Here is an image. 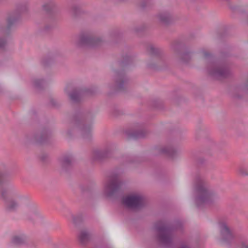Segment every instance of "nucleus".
I'll return each instance as SVG.
<instances>
[{"instance_id": "obj_6", "label": "nucleus", "mask_w": 248, "mask_h": 248, "mask_svg": "<svg viewBox=\"0 0 248 248\" xmlns=\"http://www.w3.org/2000/svg\"><path fill=\"white\" fill-rule=\"evenodd\" d=\"M21 16L17 10L14 9L7 11L5 14V25L0 26V48H3L7 41L6 36L11 32L12 28L19 21Z\"/></svg>"}, {"instance_id": "obj_12", "label": "nucleus", "mask_w": 248, "mask_h": 248, "mask_svg": "<svg viewBox=\"0 0 248 248\" xmlns=\"http://www.w3.org/2000/svg\"><path fill=\"white\" fill-rule=\"evenodd\" d=\"M123 203L128 208L139 209L144 205L145 199L141 195L133 194L124 198L123 199Z\"/></svg>"}, {"instance_id": "obj_13", "label": "nucleus", "mask_w": 248, "mask_h": 248, "mask_svg": "<svg viewBox=\"0 0 248 248\" xmlns=\"http://www.w3.org/2000/svg\"><path fill=\"white\" fill-rule=\"evenodd\" d=\"M114 72L115 84L113 88L115 91L124 90L128 83V79L125 74L124 70H114Z\"/></svg>"}, {"instance_id": "obj_11", "label": "nucleus", "mask_w": 248, "mask_h": 248, "mask_svg": "<svg viewBox=\"0 0 248 248\" xmlns=\"http://www.w3.org/2000/svg\"><path fill=\"white\" fill-rule=\"evenodd\" d=\"M171 49L182 62H187L191 59V52L186 50L181 42L174 41L171 44Z\"/></svg>"}, {"instance_id": "obj_29", "label": "nucleus", "mask_w": 248, "mask_h": 248, "mask_svg": "<svg viewBox=\"0 0 248 248\" xmlns=\"http://www.w3.org/2000/svg\"><path fill=\"white\" fill-rule=\"evenodd\" d=\"M239 172L242 176H248V169L245 166L240 167Z\"/></svg>"}, {"instance_id": "obj_7", "label": "nucleus", "mask_w": 248, "mask_h": 248, "mask_svg": "<svg viewBox=\"0 0 248 248\" xmlns=\"http://www.w3.org/2000/svg\"><path fill=\"white\" fill-rule=\"evenodd\" d=\"M103 42L101 37L96 36L92 32L85 31L79 35L76 45L78 47H95L100 45Z\"/></svg>"}, {"instance_id": "obj_19", "label": "nucleus", "mask_w": 248, "mask_h": 248, "mask_svg": "<svg viewBox=\"0 0 248 248\" xmlns=\"http://www.w3.org/2000/svg\"><path fill=\"white\" fill-rule=\"evenodd\" d=\"M147 134L148 132L144 127L143 124H137L135 129L127 132L128 137L133 139L144 138Z\"/></svg>"}, {"instance_id": "obj_36", "label": "nucleus", "mask_w": 248, "mask_h": 248, "mask_svg": "<svg viewBox=\"0 0 248 248\" xmlns=\"http://www.w3.org/2000/svg\"><path fill=\"white\" fill-rule=\"evenodd\" d=\"M51 28V26H46L45 27V30L47 31L49 29H50Z\"/></svg>"}, {"instance_id": "obj_18", "label": "nucleus", "mask_w": 248, "mask_h": 248, "mask_svg": "<svg viewBox=\"0 0 248 248\" xmlns=\"http://www.w3.org/2000/svg\"><path fill=\"white\" fill-rule=\"evenodd\" d=\"M156 149L159 154L165 155L171 158H175L181 153L179 148H174L171 145L158 148Z\"/></svg>"}, {"instance_id": "obj_41", "label": "nucleus", "mask_w": 248, "mask_h": 248, "mask_svg": "<svg viewBox=\"0 0 248 248\" xmlns=\"http://www.w3.org/2000/svg\"><path fill=\"white\" fill-rule=\"evenodd\" d=\"M43 64H44V65H46V64H47V62H46L45 60H44V61H43Z\"/></svg>"}, {"instance_id": "obj_32", "label": "nucleus", "mask_w": 248, "mask_h": 248, "mask_svg": "<svg viewBox=\"0 0 248 248\" xmlns=\"http://www.w3.org/2000/svg\"><path fill=\"white\" fill-rule=\"evenodd\" d=\"M54 248H67L64 244L62 243L55 244L54 246Z\"/></svg>"}, {"instance_id": "obj_8", "label": "nucleus", "mask_w": 248, "mask_h": 248, "mask_svg": "<svg viewBox=\"0 0 248 248\" xmlns=\"http://www.w3.org/2000/svg\"><path fill=\"white\" fill-rule=\"evenodd\" d=\"M64 91L70 100L74 103H79L85 95H93L95 93V91L92 89L73 88L70 85L66 86Z\"/></svg>"}, {"instance_id": "obj_31", "label": "nucleus", "mask_w": 248, "mask_h": 248, "mask_svg": "<svg viewBox=\"0 0 248 248\" xmlns=\"http://www.w3.org/2000/svg\"><path fill=\"white\" fill-rule=\"evenodd\" d=\"M131 62V58L129 56H128L126 58V59L120 62V65L122 67H125L126 65H127Z\"/></svg>"}, {"instance_id": "obj_10", "label": "nucleus", "mask_w": 248, "mask_h": 248, "mask_svg": "<svg viewBox=\"0 0 248 248\" xmlns=\"http://www.w3.org/2000/svg\"><path fill=\"white\" fill-rule=\"evenodd\" d=\"M52 131L50 128H44L41 132L34 136L26 135L22 140V143L27 144L31 142H36L39 143L46 142L50 138Z\"/></svg>"}, {"instance_id": "obj_40", "label": "nucleus", "mask_w": 248, "mask_h": 248, "mask_svg": "<svg viewBox=\"0 0 248 248\" xmlns=\"http://www.w3.org/2000/svg\"><path fill=\"white\" fill-rule=\"evenodd\" d=\"M115 33H116V31H114V32L111 33V35L112 36H114V35H115Z\"/></svg>"}, {"instance_id": "obj_16", "label": "nucleus", "mask_w": 248, "mask_h": 248, "mask_svg": "<svg viewBox=\"0 0 248 248\" xmlns=\"http://www.w3.org/2000/svg\"><path fill=\"white\" fill-rule=\"evenodd\" d=\"M149 48L151 54L157 57L155 60V63L148 64V67L153 69H159L164 67L166 65V63L164 59L160 57L161 50L152 46H150Z\"/></svg>"}, {"instance_id": "obj_17", "label": "nucleus", "mask_w": 248, "mask_h": 248, "mask_svg": "<svg viewBox=\"0 0 248 248\" xmlns=\"http://www.w3.org/2000/svg\"><path fill=\"white\" fill-rule=\"evenodd\" d=\"M24 215L27 219L34 221L40 217V213L37 207L33 204L26 206Z\"/></svg>"}, {"instance_id": "obj_4", "label": "nucleus", "mask_w": 248, "mask_h": 248, "mask_svg": "<svg viewBox=\"0 0 248 248\" xmlns=\"http://www.w3.org/2000/svg\"><path fill=\"white\" fill-rule=\"evenodd\" d=\"M206 63V70L213 78L221 79L230 77L232 72L226 63L216 60L208 51L203 49L201 52Z\"/></svg>"}, {"instance_id": "obj_34", "label": "nucleus", "mask_w": 248, "mask_h": 248, "mask_svg": "<svg viewBox=\"0 0 248 248\" xmlns=\"http://www.w3.org/2000/svg\"><path fill=\"white\" fill-rule=\"evenodd\" d=\"M242 248H248V242L247 241L242 243Z\"/></svg>"}, {"instance_id": "obj_21", "label": "nucleus", "mask_w": 248, "mask_h": 248, "mask_svg": "<svg viewBox=\"0 0 248 248\" xmlns=\"http://www.w3.org/2000/svg\"><path fill=\"white\" fill-rule=\"evenodd\" d=\"M91 237V233L86 229L81 230L78 236V240L82 245L86 244L90 241Z\"/></svg>"}, {"instance_id": "obj_24", "label": "nucleus", "mask_w": 248, "mask_h": 248, "mask_svg": "<svg viewBox=\"0 0 248 248\" xmlns=\"http://www.w3.org/2000/svg\"><path fill=\"white\" fill-rule=\"evenodd\" d=\"M68 12L73 17H76L81 13L80 7L76 4H73L69 8Z\"/></svg>"}, {"instance_id": "obj_9", "label": "nucleus", "mask_w": 248, "mask_h": 248, "mask_svg": "<svg viewBox=\"0 0 248 248\" xmlns=\"http://www.w3.org/2000/svg\"><path fill=\"white\" fill-rule=\"evenodd\" d=\"M122 183L117 174H112L104 184V192L108 197L115 196L119 190Z\"/></svg>"}, {"instance_id": "obj_14", "label": "nucleus", "mask_w": 248, "mask_h": 248, "mask_svg": "<svg viewBox=\"0 0 248 248\" xmlns=\"http://www.w3.org/2000/svg\"><path fill=\"white\" fill-rule=\"evenodd\" d=\"M220 239L224 244L229 245L234 240L235 235L232 231L225 223L219 224Z\"/></svg>"}, {"instance_id": "obj_42", "label": "nucleus", "mask_w": 248, "mask_h": 248, "mask_svg": "<svg viewBox=\"0 0 248 248\" xmlns=\"http://www.w3.org/2000/svg\"><path fill=\"white\" fill-rule=\"evenodd\" d=\"M2 92V89L1 88V87L0 86V93H1Z\"/></svg>"}, {"instance_id": "obj_26", "label": "nucleus", "mask_w": 248, "mask_h": 248, "mask_svg": "<svg viewBox=\"0 0 248 248\" xmlns=\"http://www.w3.org/2000/svg\"><path fill=\"white\" fill-rule=\"evenodd\" d=\"M56 4L52 0H48L45 2L42 6L43 10L47 13H49L55 7Z\"/></svg>"}, {"instance_id": "obj_3", "label": "nucleus", "mask_w": 248, "mask_h": 248, "mask_svg": "<svg viewBox=\"0 0 248 248\" xmlns=\"http://www.w3.org/2000/svg\"><path fill=\"white\" fill-rule=\"evenodd\" d=\"M5 168L4 164L0 165V198L4 202L6 211L15 212L19 206V202L15 198V197L17 196V194L12 185L6 184L5 178L6 174L1 171L2 169Z\"/></svg>"}, {"instance_id": "obj_33", "label": "nucleus", "mask_w": 248, "mask_h": 248, "mask_svg": "<svg viewBox=\"0 0 248 248\" xmlns=\"http://www.w3.org/2000/svg\"><path fill=\"white\" fill-rule=\"evenodd\" d=\"M137 161V159L135 158V157H128V159L127 160V163H131Z\"/></svg>"}, {"instance_id": "obj_28", "label": "nucleus", "mask_w": 248, "mask_h": 248, "mask_svg": "<svg viewBox=\"0 0 248 248\" xmlns=\"http://www.w3.org/2000/svg\"><path fill=\"white\" fill-rule=\"evenodd\" d=\"M145 29V26L144 25H140L136 26L133 29V31L137 34H140Z\"/></svg>"}, {"instance_id": "obj_37", "label": "nucleus", "mask_w": 248, "mask_h": 248, "mask_svg": "<svg viewBox=\"0 0 248 248\" xmlns=\"http://www.w3.org/2000/svg\"><path fill=\"white\" fill-rule=\"evenodd\" d=\"M80 189L82 192H84L85 191L84 189V186H80Z\"/></svg>"}, {"instance_id": "obj_23", "label": "nucleus", "mask_w": 248, "mask_h": 248, "mask_svg": "<svg viewBox=\"0 0 248 248\" xmlns=\"http://www.w3.org/2000/svg\"><path fill=\"white\" fill-rule=\"evenodd\" d=\"M29 4L28 1H24L19 3L16 5V8L15 10H17L21 16V14L25 13L29 11Z\"/></svg>"}, {"instance_id": "obj_1", "label": "nucleus", "mask_w": 248, "mask_h": 248, "mask_svg": "<svg viewBox=\"0 0 248 248\" xmlns=\"http://www.w3.org/2000/svg\"><path fill=\"white\" fill-rule=\"evenodd\" d=\"M94 114L91 112L82 114L78 112L73 117L70 127L65 132V136L71 138L73 133L78 131L82 138L90 140L92 137V122Z\"/></svg>"}, {"instance_id": "obj_43", "label": "nucleus", "mask_w": 248, "mask_h": 248, "mask_svg": "<svg viewBox=\"0 0 248 248\" xmlns=\"http://www.w3.org/2000/svg\"><path fill=\"white\" fill-rule=\"evenodd\" d=\"M247 23L248 24V15H247Z\"/></svg>"}, {"instance_id": "obj_30", "label": "nucleus", "mask_w": 248, "mask_h": 248, "mask_svg": "<svg viewBox=\"0 0 248 248\" xmlns=\"http://www.w3.org/2000/svg\"><path fill=\"white\" fill-rule=\"evenodd\" d=\"M151 0H140V6L143 8H146L150 5Z\"/></svg>"}, {"instance_id": "obj_39", "label": "nucleus", "mask_w": 248, "mask_h": 248, "mask_svg": "<svg viewBox=\"0 0 248 248\" xmlns=\"http://www.w3.org/2000/svg\"><path fill=\"white\" fill-rule=\"evenodd\" d=\"M203 162H204V161H203V160H201V161L199 160V161H198V163H199V164H202Z\"/></svg>"}, {"instance_id": "obj_20", "label": "nucleus", "mask_w": 248, "mask_h": 248, "mask_svg": "<svg viewBox=\"0 0 248 248\" xmlns=\"http://www.w3.org/2000/svg\"><path fill=\"white\" fill-rule=\"evenodd\" d=\"M111 153L109 147H107L103 150H94L93 153L92 157L94 160H101L108 157Z\"/></svg>"}, {"instance_id": "obj_27", "label": "nucleus", "mask_w": 248, "mask_h": 248, "mask_svg": "<svg viewBox=\"0 0 248 248\" xmlns=\"http://www.w3.org/2000/svg\"><path fill=\"white\" fill-rule=\"evenodd\" d=\"M32 82L34 86L38 89H42L46 83L44 79L37 78H34Z\"/></svg>"}, {"instance_id": "obj_35", "label": "nucleus", "mask_w": 248, "mask_h": 248, "mask_svg": "<svg viewBox=\"0 0 248 248\" xmlns=\"http://www.w3.org/2000/svg\"><path fill=\"white\" fill-rule=\"evenodd\" d=\"M51 103L52 104V105L54 106H58V103L57 102V101L54 99H52L51 100Z\"/></svg>"}, {"instance_id": "obj_22", "label": "nucleus", "mask_w": 248, "mask_h": 248, "mask_svg": "<svg viewBox=\"0 0 248 248\" xmlns=\"http://www.w3.org/2000/svg\"><path fill=\"white\" fill-rule=\"evenodd\" d=\"M159 21L163 24L167 25L172 20L171 15L167 11L162 12L157 15Z\"/></svg>"}, {"instance_id": "obj_5", "label": "nucleus", "mask_w": 248, "mask_h": 248, "mask_svg": "<svg viewBox=\"0 0 248 248\" xmlns=\"http://www.w3.org/2000/svg\"><path fill=\"white\" fill-rule=\"evenodd\" d=\"M182 224L179 221L176 222L174 225H170L165 220H159L155 225L157 232V238L159 242L165 246H170L173 241V231L180 229Z\"/></svg>"}, {"instance_id": "obj_25", "label": "nucleus", "mask_w": 248, "mask_h": 248, "mask_svg": "<svg viewBox=\"0 0 248 248\" xmlns=\"http://www.w3.org/2000/svg\"><path fill=\"white\" fill-rule=\"evenodd\" d=\"M27 241V237L24 235L15 236L12 239V242L15 245H22Z\"/></svg>"}, {"instance_id": "obj_38", "label": "nucleus", "mask_w": 248, "mask_h": 248, "mask_svg": "<svg viewBox=\"0 0 248 248\" xmlns=\"http://www.w3.org/2000/svg\"><path fill=\"white\" fill-rule=\"evenodd\" d=\"M180 248H190L186 246L183 245V246H182Z\"/></svg>"}, {"instance_id": "obj_2", "label": "nucleus", "mask_w": 248, "mask_h": 248, "mask_svg": "<svg viewBox=\"0 0 248 248\" xmlns=\"http://www.w3.org/2000/svg\"><path fill=\"white\" fill-rule=\"evenodd\" d=\"M196 193L195 202L198 208L213 204L217 199L216 193L210 188L204 177L197 174L193 182Z\"/></svg>"}, {"instance_id": "obj_15", "label": "nucleus", "mask_w": 248, "mask_h": 248, "mask_svg": "<svg viewBox=\"0 0 248 248\" xmlns=\"http://www.w3.org/2000/svg\"><path fill=\"white\" fill-rule=\"evenodd\" d=\"M75 159L71 153H66L61 155L58 159L61 170L62 172H67L72 168Z\"/></svg>"}]
</instances>
